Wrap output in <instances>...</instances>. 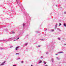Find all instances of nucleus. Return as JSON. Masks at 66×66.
I'll return each mask as SVG.
<instances>
[{
	"label": "nucleus",
	"instance_id": "obj_1",
	"mask_svg": "<svg viewBox=\"0 0 66 66\" xmlns=\"http://www.w3.org/2000/svg\"><path fill=\"white\" fill-rule=\"evenodd\" d=\"M16 1L17 2V3L19 5V6L21 8V9L22 10V11H24V12H23V13H25L24 15H25L26 16V17L27 18V13H26V12L25 11L24 9V8L23 7V6H22V5L21 4V3L20 1H19V0H16Z\"/></svg>",
	"mask_w": 66,
	"mask_h": 66
},
{
	"label": "nucleus",
	"instance_id": "obj_2",
	"mask_svg": "<svg viewBox=\"0 0 66 66\" xmlns=\"http://www.w3.org/2000/svg\"><path fill=\"white\" fill-rule=\"evenodd\" d=\"M13 39V38H9V39H8L7 40H0V42H3V41H5V42H10V41L12 40Z\"/></svg>",
	"mask_w": 66,
	"mask_h": 66
},
{
	"label": "nucleus",
	"instance_id": "obj_3",
	"mask_svg": "<svg viewBox=\"0 0 66 66\" xmlns=\"http://www.w3.org/2000/svg\"><path fill=\"white\" fill-rule=\"evenodd\" d=\"M24 32V31L23 30H21V31H18L19 33L21 34L22 33H23Z\"/></svg>",
	"mask_w": 66,
	"mask_h": 66
},
{
	"label": "nucleus",
	"instance_id": "obj_4",
	"mask_svg": "<svg viewBox=\"0 0 66 66\" xmlns=\"http://www.w3.org/2000/svg\"><path fill=\"white\" fill-rule=\"evenodd\" d=\"M5 61H4V62H3L2 64L0 65V66H2V65H4V63H5Z\"/></svg>",
	"mask_w": 66,
	"mask_h": 66
},
{
	"label": "nucleus",
	"instance_id": "obj_5",
	"mask_svg": "<svg viewBox=\"0 0 66 66\" xmlns=\"http://www.w3.org/2000/svg\"><path fill=\"white\" fill-rule=\"evenodd\" d=\"M19 48V46H18L16 47L15 48V50H17L18 49V48Z\"/></svg>",
	"mask_w": 66,
	"mask_h": 66
},
{
	"label": "nucleus",
	"instance_id": "obj_6",
	"mask_svg": "<svg viewBox=\"0 0 66 66\" xmlns=\"http://www.w3.org/2000/svg\"><path fill=\"white\" fill-rule=\"evenodd\" d=\"M50 31L51 32H54V29H51V30H50Z\"/></svg>",
	"mask_w": 66,
	"mask_h": 66
},
{
	"label": "nucleus",
	"instance_id": "obj_7",
	"mask_svg": "<svg viewBox=\"0 0 66 66\" xmlns=\"http://www.w3.org/2000/svg\"><path fill=\"white\" fill-rule=\"evenodd\" d=\"M52 63H53L54 62V59H53L52 58Z\"/></svg>",
	"mask_w": 66,
	"mask_h": 66
},
{
	"label": "nucleus",
	"instance_id": "obj_8",
	"mask_svg": "<svg viewBox=\"0 0 66 66\" xmlns=\"http://www.w3.org/2000/svg\"><path fill=\"white\" fill-rule=\"evenodd\" d=\"M28 43H26L24 44V46H27V45H28Z\"/></svg>",
	"mask_w": 66,
	"mask_h": 66
},
{
	"label": "nucleus",
	"instance_id": "obj_9",
	"mask_svg": "<svg viewBox=\"0 0 66 66\" xmlns=\"http://www.w3.org/2000/svg\"><path fill=\"white\" fill-rule=\"evenodd\" d=\"M64 53V52H58L57 53Z\"/></svg>",
	"mask_w": 66,
	"mask_h": 66
},
{
	"label": "nucleus",
	"instance_id": "obj_10",
	"mask_svg": "<svg viewBox=\"0 0 66 66\" xmlns=\"http://www.w3.org/2000/svg\"><path fill=\"white\" fill-rule=\"evenodd\" d=\"M13 38V39H16V38H17V37H15L13 38Z\"/></svg>",
	"mask_w": 66,
	"mask_h": 66
},
{
	"label": "nucleus",
	"instance_id": "obj_11",
	"mask_svg": "<svg viewBox=\"0 0 66 66\" xmlns=\"http://www.w3.org/2000/svg\"><path fill=\"white\" fill-rule=\"evenodd\" d=\"M42 63V61L40 60V62H39L38 64H40V63Z\"/></svg>",
	"mask_w": 66,
	"mask_h": 66
},
{
	"label": "nucleus",
	"instance_id": "obj_12",
	"mask_svg": "<svg viewBox=\"0 0 66 66\" xmlns=\"http://www.w3.org/2000/svg\"><path fill=\"white\" fill-rule=\"evenodd\" d=\"M63 26H64V27H66V24L65 23H64L63 24Z\"/></svg>",
	"mask_w": 66,
	"mask_h": 66
},
{
	"label": "nucleus",
	"instance_id": "obj_13",
	"mask_svg": "<svg viewBox=\"0 0 66 66\" xmlns=\"http://www.w3.org/2000/svg\"><path fill=\"white\" fill-rule=\"evenodd\" d=\"M57 29L58 30H59V31H61V30L60 29V28H57Z\"/></svg>",
	"mask_w": 66,
	"mask_h": 66
},
{
	"label": "nucleus",
	"instance_id": "obj_14",
	"mask_svg": "<svg viewBox=\"0 0 66 66\" xmlns=\"http://www.w3.org/2000/svg\"><path fill=\"white\" fill-rule=\"evenodd\" d=\"M20 57H18L16 59V60H20Z\"/></svg>",
	"mask_w": 66,
	"mask_h": 66
},
{
	"label": "nucleus",
	"instance_id": "obj_15",
	"mask_svg": "<svg viewBox=\"0 0 66 66\" xmlns=\"http://www.w3.org/2000/svg\"><path fill=\"white\" fill-rule=\"evenodd\" d=\"M27 18H28L29 19V20H30V19H30V18L29 16H28Z\"/></svg>",
	"mask_w": 66,
	"mask_h": 66
},
{
	"label": "nucleus",
	"instance_id": "obj_16",
	"mask_svg": "<svg viewBox=\"0 0 66 66\" xmlns=\"http://www.w3.org/2000/svg\"><path fill=\"white\" fill-rule=\"evenodd\" d=\"M57 24L56 23V24L55 25V28H56V27H57Z\"/></svg>",
	"mask_w": 66,
	"mask_h": 66
},
{
	"label": "nucleus",
	"instance_id": "obj_17",
	"mask_svg": "<svg viewBox=\"0 0 66 66\" xmlns=\"http://www.w3.org/2000/svg\"><path fill=\"white\" fill-rule=\"evenodd\" d=\"M56 59H57V60H60V58L59 57H56Z\"/></svg>",
	"mask_w": 66,
	"mask_h": 66
},
{
	"label": "nucleus",
	"instance_id": "obj_18",
	"mask_svg": "<svg viewBox=\"0 0 66 66\" xmlns=\"http://www.w3.org/2000/svg\"><path fill=\"white\" fill-rule=\"evenodd\" d=\"M43 63L44 64H46V62L45 61H44L43 62Z\"/></svg>",
	"mask_w": 66,
	"mask_h": 66
},
{
	"label": "nucleus",
	"instance_id": "obj_19",
	"mask_svg": "<svg viewBox=\"0 0 66 66\" xmlns=\"http://www.w3.org/2000/svg\"><path fill=\"white\" fill-rule=\"evenodd\" d=\"M12 34H14L15 32L14 31H12L11 32Z\"/></svg>",
	"mask_w": 66,
	"mask_h": 66
},
{
	"label": "nucleus",
	"instance_id": "obj_20",
	"mask_svg": "<svg viewBox=\"0 0 66 66\" xmlns=\"http://www.w3.org/2000/svg\"><path fill=\"white\" fill-rule=\"evenodd\" d=\"M19 38L18 37V38H17V39L16 40H14V41H15V40H17L18 39H19Z\"/></svg>",
	"mask_w": 66,
	"mask_h": 66
},
{
	"label": "nucleus",
	"instance_id": "obj_21",
	"mask_svg": "<svg viewBox=\"0 0 66 66\" xmlns=\"http://www.w3.org/2000/svg\"><path fill=\"white\" fill-rule=\"evenodd\" d=\"M46 54H48V52H46Z\"/></svg>",
	"mask_w": 66,
	"mask_h": 66
},
{
	"label": "nucleus",
	"instance_id": "obj_22",
	"mask_svg": "<svg viewBox=\"0 0 66 66\" xmlns=\"http://www.w3.org/2000/svg\"><path fill=\"white\" fill-rule=\"evenodd\" d=\"M25 26V24H24V23H23V27H24Z\"/></svg>",
	"mask_w": 66,
	"mask_h": 66
},
{
	"label": "nucleus",
	"instance_id": "obj_23",
	"mask_svg": "<svg viewBox=\"0 0 66 66\" xmlns=\"http://www.w3.org/2000/svg\"><path fill=\"white\" fill-rule=\"evenodd\" d=\"M15 54L16 55H19V53H16V54Z\"/></svg>",
	"mask_w": 66,
	"mask_h": 66
},
{
	"label": "nucleus",
	"instance_id": "obj_24",
	"mask_svg": "<svg viewBox=\"0 0 66 66\" xmlns=\"http://www.w3.org/2000/svg\"><path fill=\"white\" fill-rule=\"evenodd\" d=\"M13 47V46H10V48H12V47Z\"/></svg>",
	"mask_w": 66,
	"mask_h": 66
},
{
	"label": "nucleus",
	"instance_id": "obj_25",
	"mask_svg": "<svg viewBox=\"0 0 66 66\" xmlns=\"http://www.w3.org/2000/svg\"><path fill=\"white\" fill-rule=\"evenodd\" d=\"M21 63H23V61H22L21 62Z\"/></svg>",
	"mask_w": 66,
	"mask_h": 66
},
{
	"label": "nucleus",
	"instance_id": "obj_26",
	"mask_svg": "<svg viewBox=\"0 0 66 66\" xmlns=\"http://www.w3.org/2000/svg\"><path fill=\"white\" fill-rule=\"evenodd\" d=\"M38 47H41V46L40 45H38Z\"/></svg>",
	"mask_w": 66,
	"mask_h": 66
},
{
	"label": "nucleus",
	"instance_id": "obj_27",
	"mask_svg": "<svg viewBox=\"0 0 66 66\" xmlns=\"http://www.w3.org/2000/svg\"><path fill=\"white\" fill-rule=\"evenodd\" d=\"M61 26V23H59V26Z\"/></svg>",
	"mask_w": 66,
	"mask_h": 66
},
{
	"label": "nucleus",
	"instance_id": "obj_28",
	"mask_svg": "<svg viewBox=\"0 0 66 66\" xmlns=\"http://www.w3.org/2000/svg\"><path fill=\"white\" fill-rule=\"evenodd\" d=\"M58 39H59V40H60V38H58Z\"/></svg>",
	"mask_w": 66,
	"mask_h": 66
},
{
	"label": "nucleus",
	"instance_id": "obj_29",
	"mask_svg": "<svg viewBox=\"0 0 66 66\" xmlns=\"http://www.w3.org/2000/svg\"><path fill=\"white\" fill-rule=\"evenodd\" d=\"M40 40H42V41H43V40H44V39H40Z\"/></svg>",
	"mask_w": 66,
	"mask_h": 66
},
{
	"label": "nucleus",
	"instance_id": "obj_30",
	"mask_svg": "<svg viewBox=\"0 0 66 66\" xmlns=\"http://www.w3.org/2000/svg\"><path fill=\"white\" fill-rule=\"evenodd\" d=\"M4 49H5V50H6V49H7V48H6H6H5Z\"/></svg>",
	"mask_w": 66,
	"mask_h": 66
},
{
	"label": "nucleus",
	"instance_id": "obj_31",
	"mask_svg": "<svg viewBox=\"0 0 66 66\" xmlns=\"http://www.w3.org/2000/svg\"><path fill=\"white\" fill-rule=\"evenodd\" d=\"M5 30H6V31H7V30H8V29H5Z\"/></svg>",
	"mask_w": 66,
	"mask_h": 66
},
{
	"label": "nucleus",
	"instance_id": "obj_32",
	"mask_svg": "<svg viewBox=\"0 0 66 66\" xmlns=\"http://www.w3.org/2000/svg\"><path fill=\"white\" fill-rule=\"evenodd\" d=\"M47 30V28H46L45 29V31Z\"/></svg>",
	"mask_w": 66,
	"mask_h": 66
},
{
	"label": "nucleus",
	"instance_id": "obj_33",
	"mask_svg": "<svg viewBox=\"0 0 66 66\" xmlns=\"http://www.w3.org/2000/svg\"><path fill=\"white\" fill-rule=\"evenodd\" d=\"M41 59H42V58H43V57L42 56H41Z\"/></svg>",
	"mask_w": 66,
	"mask_h": 66
},
{
	"label": "nucleus",
	"instance_id": "obj_34",
	"mask_svg": "<svg viewBox=\"0 0 66 66\" xmlns=\"http://www.w3.org/2000/svg\"><path fill=\"white\" fill-rule=\"evenodd\" d=\"M64 14H66V12H64Z\"/></svg>",
	"mask_w": 66,
	"mask_h": 66
},
{
	"label": "nucleus",
	"instance_id": "obj_35",
	"mask_svg": "<svg viewBox=\"0 0 66 66\" xmlns=\"http://www.w3.org/2000/svg\"><path fill=\"white\" fill-rule=\"evenodd\" d=\"M1 50H2V49H3V48H1Z\"/></svg>",
	"mask_w": 66,
	"mask_h": 66
},
{
	"label": "nucleus",
	"instance_id": "obj_36",
	"mask_svg": "<svg viewBox=\"0 0 66 66\" xmlns=\"http://www.w3.org/2000/svg\"><path fill=\"white\" fill-rule=\"evenodd\" d=\"M55 55H58V54H55Z\"/></svg>",
	"mask_w": 66,
	"mask_h": 66
},
{
	"label": "nucleus",
	"instance_id": "obj_37",
	"mask_svg": "<svg viewBox=\"0 0 66 66\" xmlns=\"http://www.w3.org/2000/svg\"><path fill=\"white\" fill-rule=\"evenodd\" d=\"M36 33H38V31H36Z\"/></svg>",
	"mask_w": 66,
	"mask_h": 66
},
{
	"label": "nucleus",
	"instance_id": "obj_38",
	"mask_svg": "<svg viewBox=\"0 0 66 66\" xmlns=\"http://www.w3.org/2000/svg\"><path fill=\"white\" fill-rule=\"evenodd\" d=\"M45 66H48V65H45Z\"/></svg>",
	"mask_w": 66,
	"mask_h": 66
},
{
	"label": "nucleus",
	"instance_id": "obj_39",
	"mask_svg": "<svg viewBox=\"0 0 66 66\" xmlns=\"http://www.w3.org/2000/svg\"><path fill=\"white\" fill-rule=\"evenodd\" d=\"M31 66H33V65H31Z\"/></svg>",
	"mask_w": 66,
	"mask_h": 66
},
{
	"label": "nucleus",
	"instance_id": "obj_40",
	"mask_svg": "<svg viewBox=\"0 0 66 66\" xmlns=\"http://www.w3.org/2000/svg\"><path fill=\"white\" fill-rule=\"evenodd\" d=\"M56 6L57 7V6H58L57 5H56Z\"/></svg>",
	"mask_w": 66,
	"mask_h": 66
},
{
	"label": "nucleus",
	"instance_id": "obj_41",
	"mask_svg": "<svg viewBox=\"0 0 66 66\" xmlns=\"http://www.w3.org/2000/svg\"><path fill=\"white\" fill-rule=\"evenodd\" d=\"M3 27H4V26H3V27H2V28H3Z\"/></svg>",
	"mask_w": 66,
	"mask_h": 66
},
{
	"label": "nucleus",
	"instance_id": "obj_42",
	"mask_svg": "<svg viewBox=\"0 0 66 66\" xmlns=\"http://www.w3.org/2000/svg\"><path fill=\"white\" fill-rule=\"evenodd\" d=\"M64 45H66V44H64Z\"/></svg>",
	"mask_w": 66,
	"mask_h": 66
},
{
	"label": "nucleus",
	"instance_id": "obj_43",
	"mask_svg": "<svg viewBox=\"0 0 66 66\" xmlns=\"http://www.w3.org/2000/svg\"><path fill=\"white\" fill-rule=\"evenodd\" d=\"M53 48H54V47H53Z\"/></svg>",
	"mask_w": 66,
	"mask_h": 66
},
{
	"label": "nucleus",
	"instance_id": "obj_44",
	"mask_svg": "<svg viewBox=\"0 0 66 66\" xmlns=\"http://www.w3.org/2000/svg\"><path fill=\"white\" fill-rule=\"evenodd\" d=\"M60 8H61V9H62V7H61Z\"/></svg>",
	"mask_w": 66,
	"mask_h": 66
},
{
	"label": "nucleus",
	"instance_id": "obj_45",
	"mask_svg": "<svg viewBox=\"0 0 66 66\" xmlns=\"http://www.w3.org/2000/svg\"><path fill=\"white\" fill-rule=\"evenodd\" d=\"M10 34H12L11 33H10Z\"/></svg>",
	"mask_w": 66,
	"mask_h": 66
}]
</instances>
